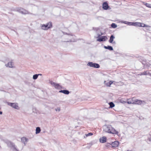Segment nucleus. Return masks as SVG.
<instances>
[{
    "label": "nucleus",
    "instance_id": "1",
    "mask_svg": "<svg viewBox=\"0 0 151 151\" xmlns=\"http://www.w3.org/2000/svg\"><path fill=\"white\" fill-rule=\"evenodd\" d=\"M104 130L106 132L114 134H117L118 133V132L110 125L105 126Z\"/></svg>",
    "mask_w": 151,
    "mask_h": 151
},
{
    "label": "nucleus",
    "instance_id": "2",
    "mask_svg": "<svg viewBox=\"0 0 151 151\" xmlns=\"http://www.w3.org/2000/svg\"><path fill=\"white\" fill-rule=\"evenodd\" d=\"M41 27L42 29L47 30L52 27V22H50L47 23L46 24H42Z\"/></svg>",
    "mask_w": 151,
    "mask_h": 151
},
{
    "label": "nucleus",
    "instance_id": "3",
    "mask_svg": "<svg viewBox=\"0 0 151 151\" xmlns=\"http://www.w3.org/2000/svg\"><path fill=\"white\" fill-rule=\"evenodd\" d=\"M87 65L91 67H93L95 68H98L100 67V65L98 63H93L92 62H88Z\"/></svg>",
    "mask_w": 151,
    "mask_h": 151
},
{
    "label": "nucleus",
    "instance_id": "4",
    "mask_svg": "<svg viewBox=\"0 0 151 151\" xmlns=\"http://www.w3.org/2000/svg\"><path fill=\"white\" fill-rule=\"evenodd\" d=\"M7 104L8 105H9L13 108L17 109H19V107L18 106V104L17 103H10L9 102H7Z\"/></svg>",
    "mask_w": 151,
    "mask_h": 151
},
{
    "label": "nucleus",
    "instance_id": "5",
    "mask_svg": "<svg viewBox=\"0 0 151 151\" xmlns=\"http://www.w3.org/2000/svg\"><path fill=\"white\" fill-rule=\"evenodd\" d=\"M17 10L19 13L24 14H29V12L27 10H26L22 8H18L17 9Z\"/></svg>",
    "mask_w": 151,
    "mask_h": 151
},
{
    "label": "nucleus",
    "instance_id": "6",
    "mask_svg": "<svg viewBox=\"0 0 151 151\" xmlns=\"http://www.w3.org/2000/svg\"><path fill=\"white\" fill-rule=\"evenodd\" d=\"M100 35L99 34L97 38V41L99 42L105 41L107 39V37L106 36L100 37Z\"/></svg>",
    "mask_w": 151,
    "mask_h": 151
},
{
    "label": "nucleus",
    "instance_id": "7",
    "mask_svg": "<svg viewBox=\"0 0 151 151\" xmlns=\"http://www.w3.org/2000/svg\"><path fill=\"white\" fill-rule=\"evenodd\" d=\"M6 143L8 146L10 147H13L14 150H16V151H19V150L16 148L14 143L9 141L7 142Z\"/></svg>",
    "mask_w": 151,
    "mask_h": 151
},
{
    "label": "nucleus",
    "instance_id": "8",
    "mask_svg": "<svg viewBox=\"0 0 151 151\" xmlns=\"http://www.w3.org/2000/svg\"><path fill=\"white\" fill-rule=\"evenodd\" d=\"M137 26L139 27H150L148 25L145 24L144 23L137 22Z\"/></svg>",
    "mask_w": 151,
    "mask_h": 151
},
{
    "label": "nucleus",
    "instance_id": "9",
    "mask_svg": "<svg viewBox=\"0 0 151 151\" xmlns=\"http://www.w3.org/2000/svg\"><path fill=\"white\" fill-rule=\"evenodd\" d=\"M119 144V142L117 141H115L112 142L111 145L112 147H116L118 146Z\"/></svg>",
    "mask_w": 151,
    "mask_h": 151
},
{
    "label": "nucleus",
    "instance_id": "10",
    "mask_svg": "<svg viewBox=\"0 0 151 151\" xmlns=\"http://www.w3.org/2000/svg\"><path fill=\"white\" fill-rule=\"evenodd\" d=\"M50 83L51 85L53 86L55 88H58L60 86V85L59 84L55 83L52 81H50Z\"/></svg>",
    "mask_w": 151,
    "mask_h": 151
},
{
    "label": "nucleus",
    "instance_id": "11",
    "mask_svg": "<svg viewBox=\"0 0 151 151\" xmlns=\"http://www.w3.org/2000/svg\"><path fill=\"white\" fill-rule=\"evenodd\" d=\"M103 8L104 10H107L109 6L106 2H104L103 4Z\"/></svg>",
    "mask_w": 151,
    "mask_h": 151
},
{
    "label": "nucleus",
    "instance_id": "12",
    "mask_svg": "<svg viewBox=\"0 0 151 151\" xmlns=\"http://www.w3.org/2000/svg\"><path fill=\"white\" fill-rule=\"evenodd\" d=\"M106 138L105 137H103L100 138L99 139L100 142L104 143L106 142Z\"/></svg>",
    "mask_w": 151,
    "mask_h": 151
},
{
    "label": "nucleus",
    "instance_id": "13",
    "mask_svg": "<svg viewBox=\"0 0 151 151\" xmlns=\"http://www.w3.org/2000/svg\"><path fill=\"white\" fill-rule=\"evenodd\" d=\"M59 92L62 93L67 95L68 94L70 93V92L66 90H61L59 91Z\"/></svg>",
    "mask_w": 151,
    "mask_h": 151
},
{
    "label": "nucleus",
    "instance_id": "14",
    "mask_svg": "<svg viewBox=\"0 0 151 151\" xmlns=\"http://www.w3.org/2000/svg\"><path fill=\"white\" fill-rule=\"evenodd\" d=\"M113 82L110 81H105L104 82V83L106 85V86H110V85Z\"/></svg>",
    "mask_w": 151,
    "mask_h": 151
},
{
    "label": "nucleus",
    "instance_id": "15",
    "mask_svg": "<svg viewBox=\"0 0 151 151\" xmlns=\"http://www.w3.org/2000/svg\"><path fill=\"white\" fill-rule=\"evenodd\" d=\"M104 47L106 49H108L109 50L111 51L113 50V48L111 46H104Z\"/></svg>",
    "mask_w": 151,
    "mask_h": 151
},
{
    "label": "nucleus",
    "instance_id": "16",
    "mask_svg": "<svg viewBox=\"0 0 151 151\" xmlns=\"http://www.w3.org/2000/svg\"><path fill=\"white\" fill-rule=\"evenodd\" d=\"M127 24L129 25H132L135 26H137V22H128V23H127Z\"/></svg>",
    "mask_w": 151,
    "mask_h": 151
},
{
    "label": "nucleus",
    "instance_id": "17",
    "mask_svg": "<svg viewBox=\"0 0 151 151\" xmlns=\"http://www.w3.org/2000/svg\"><path fill=\"white\" fill-rule=\"evenodd\" d=\"M115 37L113 35H111L110 37L109 40V42L110 43H112L113 42L114 39L115 38Z\"/></svg>",
    "mask_w": 151,
    "mask_h": 151
},
{
    "label": "nucleus",
    "instance_id": "18",
    "mask_svg": "<svg viewBox=\"0 0 151 151\" xmlns=\"http://www.w3.org/2000/svg\"><path fill=\"white\" fill-rule=\"evenodd\" d=\"M143 101L139 100H136L135 102L136 104H141L142 103ZM143 102H144L143 101Z\"/></svg>",
    "mask_w": 151,
    "mask_h": 151
},
{
    "label": "nucleus",
    "instance_id": "19",
    "mask_svg": "<svg viewBox=\"0 0 151 151\" xmlns=\"http://www.w3.org/2000/svg\"><path fill=\"white\" fill-rule=\"evenodd\" d=\"M41 131L40 128L39 127H36V134H37L40 133Z\"/></svg>",
    "mask_w": 151,
    "mask_h": 151
},
{
    "label": "nucleus",
    "instance_id": "20",
    "mask_svg": "<svg viewBox=\"0 0 151 151\" xmlns=\"http://www.w3.org/2000/svg\"><path fill=\"white\" fill-rule=\"evenodd\" d=\"M12 65V62H9L6 65V67L8 66L9 68H12L13 67Z\"/></svg>",
    "mask_w": 151,
    "mask_h": 151
},
{
    "label": "nucleus",
    "instance_id": "21",
    "mask_svg": "<svg viewBox=\"0 0 151 151\" xmlns=\"http://www.w3.org/2000/svg\"><path fill=\"white\" fill-rule=\"evenodd\" d=\"M21 140L22 142L25 144V142H27V139L25 137H23L21 138Z\"/></svg>",
    "mask_w": 151,
    "mask_h": 151
},
{
    "label": "nucleus",
    "instance_id": "22",
    "mask_svg": "<svg viewBox=\"0 0 151 151\" xmlns=\"http://www.w3.org/2000/svg\"><path fill=\"white\" fill-rule=\"evenodd\" d=\"M149 74L151 75V74L150 73L148 72V71H146L142 72L141 73V75H147Z\"/></svg>",
    "mask_w": 151,
    "mask_h": 151
},
{
    "label": "nucleus",
    "instance_id": "23",
    "mask_svg": "<svg viewBox=\"0 0 151 151\" xmlns=\"http://www.w3.org/2000/svg\"><path fill=\"white\" fill-rule=\"evenodd\" d=\"M109 107L110 108H112L114 107L115 106L113 102H110L109 103Z\"/></svg>",
    "mask_w": 151,
    "mask_h": 151
},
{
    "label": "nucleus",
    "instance_id": "24",
    "mask_svg": "<svg viewBox=\"0 0 151 151\" xmlns=\"http://www.w3.org/2000/svg\"><path fill=\"white\" fill-rule=\"evenodd\" d=\"M39 75V74H36L34 75L33 76V79L34 80L36 79L37 78Z\"/></svg>",
    "mask_w": 151,
    "mask_h": 151
},
{
    "label": "nucleus",
    "instance_id": "25",
    "mask_svg": "<svg viewBox=\"0 0 151 151\" xmlns=\"http://www.w3.org/2000/svg\"><path fill=\"white\" fill-rule=\"evenodd\" d=\"M111 26L112 28H115L117 27V25L115 23H112L111 24Z\"/></svg>",
    "mask_w": 151,
    "mask_h": 151
},
{
    "label": "nucleus",
    "instance_id": "26",
    "mask_svg": "<svg viewBox=\"0 0 151 151\" xmlns=\"http://www.w3.org/2000/svg\"><path fill=\"white\" fill-rule=\"evenodd\" d=\"M145 5L147 7L151 8V4L148 3H146Z\"/></svg>",
    "mask_w": 151,
    "mask_h": 151
},
{
    "label": "nucleus",
    "instance_id": "27",
    "mask_svg": "<svg viewBox=\"0 0 151 151\" xmlns=\"http://www.w3.org/2000/svg\"><path fill=\"white\" fill-rule=\"evenodd\" d=\"M93 134V133L91 132L87 134H86V137H88L89 136L92 135Z\"/></svg>",
    "mask_w": 151,
    "mask_h": 151
},
{
    "label": "nucleus",
    "instance_id": "28",
    "mask_svg": "<svg viewBox=\"0 0 151 151\" xmlns=\"http://www.w3.org/2000/svg\"><path fill=\"white\" fill-rule=\"evenodd\" d=\"M122 23H124L126 24H127V23H128V22L126 21H122L121 22Z\"/></svg>",
    "mask_w": 151,
    "mask_h": 151
},
{
    "label": "nucleus",
    "instance_id": "29",
    "mask_svg": "<svg viewBox=\"0 0 151 151\" xmlns=\"http://www.w3.org/2000/svg\"><path fill=\"white\" fill-rule=\"evenodd\" d=\"M93 30L96 31H98V30L99 29L97 27H93Z\"/></svg>",
    "mask_w": 151,
    "mask_h": 151
},
{
    "label": "nucleus",
    "instance_id": "30",
    "mask_svg": "<svg viewBox=\"0 0 151 151\" xmlns=\"http://www.w3.org/2000/svg\"><path fill=\"white\" fill-rule=\"evenodd\" d=\"M127 103L129 104H132V102L130 101H128L127 102Z\"/></svg>",
    "mask_w": 151,
    "mask_h": 151
},
{
    "label": "nucleus",
    "instance_id": "31",
    "mask_svg": "<svg viewBox=\"0 0 151 151\" xmlns=\"http://www.w3.org/2000/svg\"><path fill=\"white\" fill-rule=\"evenodd\" d=\"M56 110V111L58 110V111H60V108H58Z\"/></svg>",
    "mask_w": 151,
    "mask_h": 151
},
{
    "label": "nucleus",
    "instance_id": "32",
    "mask_svg": "<svg viewBox=\"0 0 151 151\" xmlns=\"http://www.w3.org/2000/svg\"><path fill=\"white\" fill-rule=\"evenodd\" d=\"M65 34L69 35H73L71 33L68 34L67 33H66Z\"/></svg>",
    "mask_w": 151,
    "mask_h": 151
},
{
    "label": "nucleus",
    "instance_id": "33",
    "mask_svg": "<svg viewBox=\"0 0 151 151\" xmlns=\"http://www.w3.org/2000/svg\"><path fill=\"white\" fill-rule=\"evenodd\" d=\"M112 43H113V44H116V42H115V41H114V42H112Z\"/></svg>",
    "mask_w": 151,
    "mask_h": 151
},
{
    "label": "nucleus",
    "instance_id": "34",
    "mask_svg": "<svg viewBox=\"0 0 151 151\" xmlns=\"http://www.w3.org/2000/svg\"><path fill=\"white\" fill-rule=\"evenodd\" d=\"M39 74V75H42L41 74Z\"/></svg>",
    "mask_w": 151,
    "mask_h": 151
},
{
    "label": "nucleus",
    "instance_id": "35",
    "mask_svg": "<svg viewBox=\"0 0 151 151\" xmlns=\"http://www.w3.org/2000/svg\"><path fill=\"white\" fill-rule=\"evenodd\" d=\"M16 33H17V35H18V33H17V32H16Z\"/></svg>",
    "mask_w": 151,
    "mask_h": 151
},
{
    "label": "nucleus",
    "instance_id": "36",
    "mask_svg": "<svg viewBox=\"0 0 151 151\" xmlns=\"http://www.w3.org/2000/svg\"><path fill=\"white\" fill-rule=\"evenodd\" d=\"M127 151H130L129 150H127Z\"/></svg>",
    "mask_w": 151,
    "mask_h": 151
}]
</instances>
